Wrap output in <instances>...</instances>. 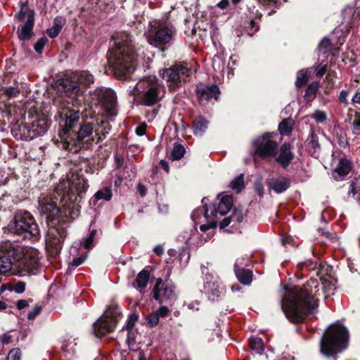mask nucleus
Masks as SVG:
<instances>
[{"mask_svg": "<svg viewBox=\"0 0 360 360\" xmlns=\"http://www.w3.org/2000/svg\"><path fill=\"white\" fill-rule=\"evenodd\" d=\"M101 125L103 126V130L101 132L95 130V137L92 136L94 130V126L91 123H84L82 124L79 127V131L77 134V141L80 144L82 143L85 139H88L85 143L87 145H91L93 143H98L101 142L105 137L106 134L108 133V130L110 129V124L107 121H101Z\"/></svg>", "mask_w": 360, "mask_h": 360, "instance_id": "ddd939ff", "label": "nucleus"}, {"mask_svg": "<svg viewBox=\"0 0 360 360\" xmlns=\"http://www.w3.org/2000/svg\"><path fill=\"white\" fill-rule=\"evenodd\" d=\"M144 35L150 45L164 51L174 39L176 29L168 20L155 19L149 22Z\"/></svg>", "mask_w": 360, "mask_h": 360, "instance_id": "39448f33", "label": "nucleus"}, {"mask_svg": "<svg viewBox=\"0 0 360 360\" xmlns=\"http://www.w3.org/2000/svg\"><path fill=\"white\" fill-rule=\"evenodd\" d=\"M121 314L117 307H110L94 324L96 336L101 337L113 330Z\"/></svg>", "mask_w": 360, "mask_h": 360, "instance_id": "9b49d317", "label": "nucleus"}, {"mask_svg": "<svg viewBox=\"0 0 360 360\" xmlns=\"http://www.w3.org/2000/svg\"><path fill=\"white\" fill-rule=\"evenodd\" d=\"M349 187V194L352 193L354 195L360 191V181L358 179L352 181Z\"/></svg>", "mask_w": 360, "mask_h": 360, "instance_id": "49530a36", "label": "nucleus"}, {"mask_svg": "<svg viewBox=\"0 0 360 360\" xmlns=\"http://www.w3.org/2000/svg\"><path fill=\"white\" fill-rule=\"evenodd\" d=\"M207 121L202 116H198L193 122V134L202 136L207 129Z\"/></svg>", "mask_w": 360, "mask_h": 360, "instance_id": "c85d7f7f", "label": "nucleus"}, {"mask_svg": "<svg viewBox=\"0 0 360 360\" xmlns=\"http://www.w3.org/2000/svg\"><path fill=\"white\" fill-rule=\"evenodd\" d=\"M354 103L360 104V89H358L352 99Z\"/></svg>", "mask_w": 360, "mask_h": 360, "instance_id": "69168bd1", "label": "nucleus"}, {"mask_svg": "<svg viewBox=\"0 0 360 360\" xmlns=\"http://www.w3.org/2000/svg\"><path fill=\"white\" fill-rule=\"evenodd\" d=\"M49 123L46 120H37L32 123V126L27 128V137L31 139L37 136L44 134L49 129Z\"/></svg>", "mask_w": 360, "mask_h": 360, "instance_id": "6ab92c4d", "label": "nucleus"}, {"mask_svg": "<svg viewBox=\"0 0 360 360\" xmlns=\"http://www.w3.org/2000/svg\"><path fill=\"white\" fill-rule=\"evenodd\" d=\"M319 89V84L314 82L310 84L304 94V98L307 101H312L315 98V94Z\"/></svg>", "mask_w": 360, "mask_h": 360, "instance_id": "c9c22d12", "label": "nucleus"}, {"mask_svg": "<svg viewBox=\"0 0 360 360\" xmlns=\"http://www.w3.org/2000/svg\"><path fill=\"white\" fill-rule=\"evenodd\" d=\"M86 180L78 175L60 181L51 195L39 198V208L48 225L68 223L79 212V202L87 189Z\"/></svg>", "mask_w": 360, "mask_h": 360, "instance_id": "f257e3e1", "label": "nucleus"}, {"mask_svg": "<svg viewBox=\"0 0 360 360\" xmlns=\"http://www.w3.org/2000/svg\"><path fill=\"white\" fill-rule=\"evenodd\" d=\"M67 224L68 223H57L49 225L46 245L51 255H56L60 252L67 236Z\"/></svg>", "mask_w": 360, "mask_h": 360, "instance_id": "9d476101", "label": "nucleus"}, {"mask_svg": "<svg viewBox=\"0 0 360 360\" xmlns=\"http://www.w3.org/2000/svg\"><path fill=\"white\" fill-rule=\"evenodd\" d=\"M3 94L8 98H13L20 94V89L17 86H10L2 89Z\"/></svg>", "mask_w": 360, "mask_h": 360, "instance_id": "a19ab883", "label": "nucleus"}, {"mask_svg": "<svg viewBox=\"0 0 360 360\" xmlns=\"http://www.w3.org/2000/svg\"><path fill=\"white\" fill-rule=\"evenodd\" d=\"M351 170V162L347 159H340L333 173L335 180H342Z\"/></svg>", "mask_w": 360, "mask_h": 360, "instance_id": "5701e85b", "label": "nucleus"}, {"mask_svg": "<svg viewBox=\"0 0 360 360\" xmlns=\"http://www.w3.org/2000/svg\"><path fill=\"white\" fill-rule=\"evenodd\" d=\"M233 202V197L226 195L220 198L217 207L215 205H210L209 207H214L216 209L217 214H219L221 216H224L231 209Z\"/></svg>", "mask_w": 360, "mask_h": 360, "instance_id": "393cba45", "label": "nucleus"}, {"mask_svg": "<svg viewBox=\"0 0 360 360\" xmlns=\"http://www.w3.org/2000/svg\"><path fill=\"white\" fill-rule=\"evenodd\" d=\"M48 39L46 37L39 39L34 45V49L38 53H41L44 49L45 44L47 43Z\"/></svg>", "mask_w": 360, "mask_h": 360, "instance_id": "09e8293b", "label": "nucleus"}, {"mask_svg": "<svg viewBox=\"0 0 360 360\" xmlns=\"http://www.w3.org/2000/svg\"><path fill=\"white\" fill-rule=\"evenodd\" d=\"M86 256L85 255H82L77 257L73 259L72 262V266L77 267L81 265L86 259Z\"/></svg>", "mask_w": 360, "mask_h": 360, "instance_id": "6e6d98bb", "label": "nucleus"}, {"mask_svg": "<svg viewBox=\"0 0 360 360\" xmlns=\"http://www.w3.org/2000/svg\"><path fill=\"white\" fill-rule=\"evenodd\" d=\"M292 125L291 119H285L279 124L278 130L282 135H288L292 131Z\"/></svg>", "mask_w": 360, "mask_h": 360, "instance_id": "f704fd0d", "label": "nucleus"}, {"mask_svg": "<svg viewBox=\"0 0 360 360\" xmlns=\"http://www.w3.org/2000/svg\"><path fill=\"white\" fill-rule=\"evenodd\" d=\"M149 278L150 274L148 271L145 269L141 271L136 278L135 288L142 292L146 288Z\"/></svg>", "mask_w": 360, "mask_h": 360, "instance_id": "c756f323", "label": "nucleus"}, {"mask_svg": "<svg viewBox=\"0 0 360 360\" xmlns=\"http://www.w3.org/2000/svg\"><path fill=\"white\" fill-rule=\"evenodd\" d=\"M96 233V231L93 230L89 234V236L85 239L84 245L86 248H91Z\"/></svg>", "mask_w": 360, "mask_h": 360, "instance_id": "864d4df0", "label": "nucleus"}, {"mask_svg": "<svg viewBox=\"0 0 360 360\" xmlns=\"http://www.w3.org/2000/svg\"><path fill=\"white\" fill-rule=\"evenodd\" d=\"M185 153V149L181 145H176L172 151L171 156L172 160H180Z\"/></svg>", "mask_w": 360, "mask_h": 360, "instance_id": "58836bf2", "label": "nucleus"}, {"mask_svg": "<svg viewBox=\"0 0 360 360\" xmlns=\"http://www.w3.org/2000/svg\"><path fill=\"white\" fill-rule=\"evenodd\" d=\"M335 290V284L330 280L323 279L320 282L310 279L302 287L286 289L281 302V308L291 322L302 323L317 308L319 297L327 299Z\"/></svg>", "mask_w": 360, "mask_h": 360, "instance_id": "f03ea898", "label": "nucleus"}, {"mask_svg": "<svg viewBox=\"0 0 360 360\" xmlns=\"http://www.w3.org/2000/svg\"><path fill=\"white\" fill-rule=\"evenodd\" d=\"M115 48L110 51L108 63L116 77H127L135 69L136 56L131 45V37L127 32L113 37Z\"/></svg>", "mask_w": 360, "mask_h": 360, "instance_id": "7ed1b4c3", "label": "nucleus"}, {"mask_svg": "<svg viewBox=\"0 0 360 360\" xmlns=\"http://www.w3.org/2000/svg\"><path fill=\"white\" fill-rule=\"evenodd\" d=\"M162 78L169 83L170 89H174L181 83L186 82L191 70L186 64L180 63L160 71Z\"/></svg>", "mask_w": 360, "mask_h": 360, "instance_id": "f8f14e48", "label": "nucleus"}, {"mask_svg": "<svg viewBox=\"0 0 360 360\" xmlns=\"http://www.w3.org/2000/svg\"><path fill=\"white\" fill-rule=\"evenodd\" d=\"M231 217L232 221H236L238 223H240L243 220V213L240 210H235L231 215Z\"/></svg>", "mask_w": 360, "mask_h": 360, "instance_id": "3c124183", "label": "nucleus"}, {"mask_svg": "<svg viewBox=\"0 0 360 360\" xmlns=\"http://www.w3.org/2000/svg\"><path fill=\"white\" fill-rule=\"evenodd\" d=\"M231 188L237 193H240L244 187L243 175L240 174L235 178L230 184Z\"/></svg>", "mask_w": 360, "mask_h": 360, "instance_id": "e433bc0d", "label": "nucleus"}, {"mask_svg": "<svg viewBox=\"0 0 360 360\" xmlns=\"http://www.w3.org/2000/svg\"><path fill=\"white\" fill-rule=\"evenodd\" d=\"M63 27V18H56L53 26L47 30V34L51 38L57 37Z\"/></svg>", "mask_w": 360, "mask_h": 360, "instance_id": "2f4dec72", "label": "nucleus"}, {"mask_svg": "<svg viewBox=\"0 0 360 360\" xmlns=\"http://www.w3.org/2000/svg\"><path fill=\"white\" fill-rule=\"evenodd\" d=\"M349 333L342 324L330 326L321 340V352L326 356H334L348 345Z\"/></svg>", "mask_w": 360, "mask_h": 360, "instance_id": "423d86ee", "label": "nucleus"}, {"mask_svg": "<svg viewBox=\"0 0 360 360\" xmlns=\"http://www.w3.org/2000/svg\"><path fill=\"white\" fill-rule=\"evenodd\" d=\"M255 189L257 193L260 196H263L264 193V187L261 183V181H257L255 184Z\"/></svg>", "mask_w": 360, "mask_h": 360, "instance_id": "4d7b16f0", "label": "nucleus"}, {"mask_svg": "<svg viewBox=\"0 0 360 360\" xmlns=\"http://www.w3.org/2000/svg\"><path fill=\"white\" fill-rule=\"evenodd\" d=\"M135 321H136V319H134V318H132V317H131V318L128 320V321H127V326H126L127 330L128 331H130V330L133 328V327H134V323H135Z\"/></svg>", "mask_w": 360, "mask_h": 360, "instance_id": "338daca9", "label": "nucleus"}, {"mask_svg": "<svg viewBox=\"0 0 360 360\" xmlns=\"http://www.w3.org/2000/svg\"><path fill=\"white\" fill-rule=\"evenodd\" d=\"M91 101L101 105L109 115H115V93L110 89L98 88L91 93Z\"/></svg>", "mask_w": 360, "mask_h": 360, "instance_id": "4468645a", "label": "nucleus"}, {"mask_svg": "<svg viewBox=\"0 0 360 360\" xmlns=\"http://www.w3.org/2000/svg\"><path fill=\"white\" fill-rule=\"evenodd\" d=\"M327 70V66L326 65H321L319 68V69L316 71V77H321L324 75V74L326 72Z\"/></svg>", "mask_w": 360, "mask_h": 360, "instance_id": "680f3d73", "label": "nucleus"}, {"mask_svg": "<svg viewBox=\"0 0 360 360\" xmlns=\"http://www.w3.org/2000/svg\"><path fill=\"white\" fill-rule=\"evenodd\" d=\"M16 306L17 308L20 310L27 307L29 306V304L27 301L25 300H20L17 302Z\"/></svg>", "mask_w": 360, "mask_h": 360, "instance_id": "052dcab7", "label": "nucleus"}, {"mask_svg": "<svg viewBox=\"0 0 360 360\" xmlns=\"http://www.w3.org/2000/svg\"><path fill=\"white\" fill-rule=\"evenodd\" d=\"M293 158V154L290 150V144L284 143L280 149V154L277 158V162L283 167H287Z\"/></svg>", "mask_w": 360, "mask_h": 360, "instance_id": "a878e982", "label": "nucleus"}, {"mask_svg": "<svg viewBox=\"0 0 360 360\" xmlns=\"http://www.w3.org/2000/svg\"><path fill=\"white\" fill-rule=\"evenodd\" d=\"M249 344L251 349L258 354H262L264 351L263 340L259 337H252L250 338Z\"/></svg>", "mask_w": 360, "mask_h": 360, "instance_id": "72a5a7b5", "label": "nucleus"}, {"mask_svg": "<svg viewBox=\"0 0 360 360\" xmlns=\"http://www.w3.org/2000/svg\"><path fill=\"white\" fill-rule=\"evenodd\" d=\"M94 81V76L89 72H77L62 79L59 83L58 89L65 96L77 99L82 94V88L89 86Z\"/></svg>", "mask_w": 360, "mask_h": 360, "instance_id": "1a4fd4ad", "label": "nucleus"}, {"mask_svg": "<svg viewBox=\"0 0 360 360\" xmlns=\"http://www.w3.org/2000/svg\"><path fill=\"white\" fill-rule=\"evenodd\" d=\"M231 221H232V219H231V216L229 217H226L220 223V225H219L220 229H225L230 224Z\"/></svg>", "mask_w": 360, "mask_h": 360, "instance_id": "e2e57ef3", "label": "nucleus"}, {"mask_svg": "<svg viewBox=\"0 0 360 360\" xmlns=\"http://www.w3.org/2000/svg\"><path fill=\"white\" fill-rule=\"evenodd\" d=\"M146 124H141L136 127V134L138 136H143L146 133Z\"/></svg>", "mask_w": 360, "mask_h": 360, "instance_id": "bf43d9fd", "label": "nucleus"}, {"mask_svg": "<svg viewBox=\"0 0 360 360\" xmlns=\"http://www.w3.org/2000/svg\"><path fill=\"white\" fill-rule=\"evenodd\" d=\"M311 117L317 122L322 123L326 120V114L321 110H316L311 115Z\"/></svg>", "mask_w": 360, "mask_h": 360, "instance_id": "c03bdc74", "label": "nucleus"}, {"mask_svg": "<svg viewBox=\"0 0 360 360\" xmlns=\"http://www.w3.org/2000/svg\"><path fill=\"white\" fill-rule=\"evenodd\" d=\"M307 144L309 152L312 156H316L318 150H320V143L319 141L318 135L314 130H311L310 134L307 139Z\"/></svg>", "mask_w": 360, "mask_h": 360, "instance_id": "cd10ccee", "label": "nucleus"}, {"mask_svg": "<svg viewBox=\"0 0 360 360\" xmlns=\"http://www.w3.org/2000/svg\"><path fill=\"white\" fill-rule=\"evenodd\" d=\"M257 154L262 157L274 156L277 150V144L271 140L269 136H262L254 142Z\"/></svg>", "mask_w": 360, "mask_h": 360, "instance_id": "dca6fc26", "label": "nucleus"}, {"mask_svg": "<svg viewBox=\"0 0 360 360\" xmlns=\"http://www.w3.org/2000/svg\"><path fill=\"white\" fill-rule=\"evenodd\" d=\"M352 133L355 135H360V113L354 114V120L352 122Z\"/></svg>", "mask_w": 360, "mask_h": 360, "instance_id": "ea45409f", "label": "nucleus"}, {"mask_svg": "<svg viewBox=\"0 0 360 360\" xmlns=\"http://www.w3.org/2000/svg\"><path fill=\"white\" fill-rule=\"evenodd\" d=\"M165 91V86L155 76L141 79L132 90L133 94L139 97L141 103L147 106L158 103L164 97Z\"/></svg>", "mask_w": 360, "mask_h": 360, "instance_id": "0eeeda50", "label": "nucleus"}, {"mask_svg": "<svg viewBox=\"0 0 360 360\" xmlns=\"http://www.w3.org/2000/svg\"><path fill=\"white\" fill-rule=\"evenodd\" d=\"M153 296L160 304L164 302L171 303L175 299L174 286L158 278L153 289Z\"/></svg>", "mask_w": 360, "mask_h": 360, "instance_id": "2eb2a0df", "label": "nucleus"}, {"mask_svg": "<svg viewBox=\"0 0 360 360\" xmlns=\"http://www.w3.org/2000/svg\"><path fill=\"white\" fill-rule=\"evenodd\" d=\"M332 48V44L329 39L324 38L319 45V49L323 53L329 51Z\"/></svg>", "mask_w": 360, "mask_h": 360, "instance_id": "37998d69", "label": "nucleus"}, {"mask_svg": "<svg viewBox=\"0 0 360 360\" xmlns=\"http://www.w3.org/2000/svg\"><path fill=\"white\" fill-rule=\"evenodd\" d=\"M155 312L159 317H165L168 315L169 309L166 306H162L158 310H156Z\"/></svg>", "mask_w": 360, "mask_h": 360, "instance_id": "5fc2aeb1", "label": "nucleus"}, {"mask_svg": "<svg viewBox=\"0 0 360 360\" xmlns=\"http://www.w3.org/2000/svg\"><path fill=\"white\" fill-rule=\"evenodd\" d=\"M41 311V306L37 304L27 314V318L30 320L34 319Z\"/></svg>", "mask_w": 360, "mask_h": 360, "instance_id": "8fccbe9b", "label": "nucleus"}, {"mask_svg": "<svg viewBox=\"0 0 360 360\" xmlns=\"http://www.w3.org/2000/svg\"><path fill=\"white\" fill-rule=\"evenodd\" d=\"M229 0H221L217 4V6L221 9H225L229 6Z\"/></svg>", "mask_w": 360, "mask_h": 360, "instance_id": "774afa93", "label": "nucleus"}, {"mask_svg": "<svg viewBox=\"0 0 360 360\" xmlns=\"http://www.w3.org/2000/svg\"><path fill=\"white\" fill-rule=\"evenodd\" d=\"M309 78V75L306 70H301L298 72L297 76V79L295 82V85L297 87H300L304 85Z\"/></svg>", "mask_w": 360, "mask_h": 360, "instance_id": "4c0bfd02", "label": "nucleus"}, {"mask_svg": "<svg viewBox=\"0 0 360 360\" xmlns=\"http://www.w3.org/2000/svg\"><path fill=\"white\" fill-rule=\"evenodd\" d=\"M266 184L270 190L281 193L286 191L290 184L285 178H271L266 180Z\"/></svg>", "mask_w": 360, "mask_h": 360, "instance_id": "4be33fe9", "label": "nucleus"}, {"mask_svg": "<svg viewBox=\"0 0 360 360\" xmlns=\"http://www.w3.org/2000/svg\"><path fill=\"white\" fill-rule=\"evenodd\" d=\"M338 143L340 146H346L347 140L345 134L343 131H340V134H337Z\"/></svg>", "mask_w": 360, "mask_h": 360, "instance_id": "603ef678", "label": "nucleus"}, {"mask_svg": "<svg viewBox=\"0 0 360 360\" xmlns=\"http://www.w3.org/2000/svg\"><path fill=\"white\" fill-rule=\"evenodd\" d=\"M0 340L4 345H6L11 342V336L8 333H5L0 337Z\"/></svg>", "mask_w": 360, "mask_h": 360, "instance_id": "0e129e2a", "label": "nucleus"}, {"mask_svg": "<svg viewBox=\"0 0 360 360\" xmlns=\"http://www.w3.org/2000/svg\"><path fill=\"white\" fill-rule=\"evenodd\" d=\"M204 216L207 219V224H202L200 226V231L205 232L209 229H214L217 224V221L216 219V209L214 207H208L207 205H205Z\"/></svg>", "mask_w": 360, "mask_h": 360, "instance_id": "aec40b11", "label": "nucleus"}, {"mask_svg": "<svg viewBox=\"0 0 360 360\" xmlns=\"http://www.w3.org/2000/svg\"><path fill=\"white\" fill-rule=\"evenodd\" d=\"M65 122L63 131L65 134L68 133L78 123L80 117L79 111L72 110L65 113Z\"/></svg>", "mask_w": 360, "mask_h": 360, "instance_id": "b1692460", "label": "nucleus"}, {"mask_svg": "<svg viewBox=\"0 0 360 360\" xmlns=\"http://www.w3.org/2000/svg\"><path fill=\"white\" fill-rule=\"evenodd\" d=\"M37 252L29 249L24 252L22 247L14 245L9 241L0 243V274H5L12 269L14 263L25 259L26 271H32L38 265Z\"/></svg>", "mask_w": 360, "mask_h": 360, "instance_id": "20e7f679", "label": "nucleus"}, {"mask_svg": "<svg viewBox=\"0 0 360 360\" xmlns=\"http://www.w3.org/2000/svg\"><path fill=\"white\" fill-rule=\"evenodd\" d=\"M204 292L211 300H217L223 292L219 278L212 274H206L204 283Z\"/></svg>", "mask_w": 360, "mask_h": 360, "instance_id": "f3484780", "label": "nucleus"}, {"mask_svg": "<svg viewBox=\"0 0 360 360\" xmlns=\"http://www.w3.org/2000/svg\"><path fill=\"white\" fill-rule=\"evenodd\" d=\"M112 191L109 187H105L99 191H98L95 195L94 201V202H97L100 200H104L106 201H109L112 198Z\"/></svg>", "mask_w": 360, "mask_h": 360, "instance_id": "473e14b6", "label": "nucleus"}, {"mask_svg": "<svg viewBox=\"0 0 360 360\" xmlns=\"http://www.w3.org/2000/svg\"><path fill=\"white\" fill-rule=\"evenodd\" d=\"M21 352L18 348L11 349L7 356V360H20Z\"/></svg>", "mask_w": 360, "mask_h": 360, "instance_id": "a18cd8bd", "label": "nucleus"}, {"mask_svg": "<svg viewBox=\"0 0 360 360\" xmlns=\"http://www.w3.org/2000/svg\"><path fill=\"white\" fill-rule=\"evenodd\" d=\"M235 273L238 281L245 285H248L252 281V274L248 269L235 267Z\"/></svg>", "mask_w": 360, "mask_h": 360, "instance_id": "7c9ffc66", "label": "nucleus"}, {"mask_svg": "<svg viewBox=\"0 0 360 360\" xmlns=\"http://www.w3.org/2000/svg\"><path fill=\"white\" fill-rule=\"evenodd\" d=\"M10 231L22 239L32 241L40 238V230L33 216L28 212H18L9 224Z\"/></svg>", "mask_w": 360, "mask_h": 360, "instance_id": "6e6552de", "label": "nucleus"}, {"mask_svg": "<svg viewBox=\"0 0 360 360\" xmlns=\"http://www.w3.org/2000/svg\"><path fill=\"white\" fill-rule=\"evenodd\" d=\"M20 11L15 18L20 22H34V11L30 8L27 1H20Z\"/></svg>", "mask_w": 360, "mask_h": 360, "instance_id": "412c9836", "label": "nucleus"}, {"mask_svg": "<svg viewBox=\"0 0 360 360\" xmlns=\"http://www.w3.org/2000/svg\"><path fill=\"white\" fill-rule=\"evenodd\" d=\"M160 317L155 311L150 314L147 317L148 323L150 326H155L159 322Z\"/></svg>", "mask_w": 360, "mask_h": 360, "instance_id": "de8ad7c7", "label": "nucleus"}, {"mask_svg": "<svg viewBox=\"0 0 360 360\" xmlns=\"http://www.w3.org/2000/svg\"><path fill=\"white\" fill-rule=\"evenodd\" d=\"M26 287V283L24 281H18L15 284L11 285L9 290L11 291H14L16 293L21 294L25 292Z\"/></svg>", "mask_w": 360, "mask_h": 360, "instance_id": "79ce46f5", "label": "nucleus"}, {"mask_svg": "<svg viewBox=\"0 0 360 360\" xmlns=\"http://www.w3.org/2000/svg\"><path fill=\"white\" fill-rule=\"evenodd\" d=\"M34 22H25V24L18 26L17 35L20 40L27 41L33 35V27Z\"/></svg>", "mask_w": 360, "mask_h": 360, "instance_id": "bb28decb", "label": "nucleus"}, {"mask_svg": "<svg viewBox=\"0 0 360 360\" xmlns=\"http://www.w3.org/2000/svg\"><path fill=\"white\" fill-rule=\"evenodd\" d=\"M220 91L217 85H211L201 87L198 89L197 95L201 104L205 105L212 98L217 101Z\"/></svg>", "mask_w": 360, "mask_h": 360, "instance_id": "a211bd4d", "label": "nucleus"}, {"mask_svg": "<svg viewBox=\"0 0 360 360\" xmlns=\"http://www.w3.org/2000/svg\"><path fill=\"white\" fill-rule=\"evenodd\" d=\"M349 95V91L347 90H342L340 91V96H339V100L341 103L347 104V96Z\"/></svg>", "mask_w": 360, "mask_h": 360, "instance_id": "13d9d810", "label": "nucleus"}]
</instances>
